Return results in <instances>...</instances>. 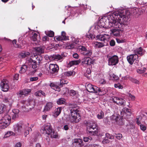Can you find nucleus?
<instances>
[{
  "mask_svg": "<svg viewBox=\"0 0 147 147\" xmlns=\"http://www.w3.org/2000/svg\"><path fill=\"white\" fill-rule=\"evenodd\" d=\"M115 123L119 125H123L124 122L123 120H115Z\"/></svg>",
  "mask_w": 147,
  "mask_h": 147,
  "instance_id": "obj_42",
  "label": "nucleus"
},
{
  "mask_svg": "<svg viewBox=\"0 0 147 147\" xmlns=\"http://www.w3.org/2000/svg\"><path fill=\"white\" fill-rule=\"evenodd\" d=\"M74 72V75L75 74V72L73 71H68L65 72L64 73V75L66 76H70L73 75Z\"/></svg>",
  "mask_w": 147,
  "mask_h": 147,
  "instance_id": "obj_35",
  "label": "nucleus"
},
{
  "mask_svg": "<svg viewBox=\"0 0 147 147\" xmlns=\"http://www.w3.org/2000/svg\"><path fill=\"white\" fill-rule=\"evenodd\" d=\"M87 126V133L90 135H94L99 134L98 132L97 126L95 123H93L92 120H88L86 122Z\"/></svg>",
  "mask_w": 147,
  "mask_h": 147,
  "instance_id": "obj_2",
  "label": "nucleus"
},
{
  "mask_svg": "<svg viewBox=\"0 0 147 147\" xmlns=\"http://www.w3.org/2000/svg\"><path fill=\"white\" fill-rule=\"evenodd\" d=\"M71 122L73 124L78 123L79 122V120H70Z\"/></svg>",
  "mask_w": 147,
  "mask_h": 147,
  "instance_id": "obj_61",
  "label": "nucleus"
},
{
  "mask_svg": "<svg viewBox=\"0 0 147 147\" xmlns=\"http://www.w3.org/2000/svg\"><path fill=\"white\" fill-rule=\"evenodd\" d=\"M35 49L38 55L44 53V51L41 47H37L35 48Z\"/></svg>",
  "mask_w": 147,
  "mask_h": 147,
  "instance_id": "obj_28",
  "label": "nucleus"
},
{
  "mask_svg": "<svg viewBox=\"0 0 147 147\" xmlns=\"http://www.w3.org/2000/svg\"><path fill=\"white\" fill-rule=\"evenodd\" d=\"M108 64L109 65H115L118 62V57L117 55L109 57L108 59Z\"/></svg>",
  "mask_w": 147,
  "mask_h": 147,
  "instance_id": "obj_9",
  "label": "nucleus"
},
{
  "mask_svg": "<svg viewBox=\"0 0 147 147\" xmlns=\"http://www.w3.org/2000/svg\"><path fill=\"white\" fill-rule=\"evenodd\" d=\"M49 37L47 36H45L42 38V40L43 41L48 40Z\"/></svg>",
  "mask_w": 147,
  "mask_h": 147,
  "instance_id": "obj_57",
  "label": "nucleus"
},
{
  "mask_svg": "<svg viewBox=\"0 0 147 147\" xmlns=\"http://www.w3.org/2000/svg\"><path fill=\"white\" fill-rule=\"evenodd\" d=\"M21 144L20 142L17 143L15 145V147H21Z\"/></svg>",
  "mask_w": 147,
  "mask_h": 147,
  "instance_id": "obj_62",
  "label": "nucleus"
},
{
  "mask_svg": "<svg viewBox=\"0 0 147 147\" xmlns=\"http://www.w3.org/2000/svg\"><path fill=\"white\" fill-rule=\"evenodd\" d=\"M115 87V88H118L119 89H122L123 88V86L121 85L119 83H117L114 84Z\"/></svg>",
  "mask_w": 147,
  "mask_h": 147,
  "instance_id": "obj_44",
  "label": "nucleus"
},
{
  "mask_svg": "<svg viewBox=\"0 0 147 147\" xmlns=\"http://www.w3.org/2000/svg\"><path fill=\"white\" fill-rule=\"evenodd\" d=\"M140 126L141 129L143 131H144L146 129V127L142 124H140Z\"/></svg>",
  "mask_w": 147,
  "mask_h": 147,
  "instance_id": "obj_53",
  "label": "nucleus"
},
{
  "mask_svg": "<svg viewBox=\"0 0 147 147\" xmlns=\"http://www.w3.org/2000/svg\"><path fill=\"white\" fill-rule=\"evenodd\" d=\"M80 62V60L72 61L69 63L68 65L71 67L74 65H78Z\"/></svg>",
  "mask_w": 147,
  "mask_h": 147,
  "instance_id": "obj_26",
  "label": "nucleus"
},
{
  "mask_svg": "<svg viewBox=\"0 0 147 147\" xmlns=\"http://www.w3.org/2000/svg\"><path fill=\"white\" fill-rule=\"evenodd\" d=\"M65 99L63 98H59L57 101V103L58 105L64 104L65 103Z\"/></svg>",
  "mask_w": 147,
  "mask_h": 147,
  "instance_id": "obj_30",
  "label": "nucleus"
},
{
  "mask_svg": "<svg viewBox=\"0 0 147 147\" xmlns=\"http://www.w3.org/2000/svg\"><path fill=\"white\" fill-rule=\"evenodd\" d=\"M16 94L18 96V97H23V95L24 96L23 90H20L19 92H17Z\"/></svg>",
  "mask_w": 147,
  "mask_h": 147,
  "instance_id": "obj_38",
  "label": "nucleus"
},
{
  "mask_svg": "<svg viewBox=\"0 0 147 147\" xmlns=\"http://www.w3.org/2000/svg\"><path fill=\"white\" fill-rule=\"evenodd\" d=\"M30 53L28 52H25L22 53L20 54V56L22 58L27 57L29 55Z\"/></svg>",
  "mask_w": 147,
  "mask_h": 147,
  "instance_id": "obj_37",
  "label": "nucleus"
},
{
  "mask_svg": "<svg viewBox=\"0 0 147 147\" xmlns=\"http://www.w3.org/2000/svg\"><path fill=\"white\" fill-rule=\"evenodd\" d=\"M14 133L11 131H7L4 136L3 138H5L10 136L13 135Z\"/></svg>",
  "mask_w": 147,
  "mask_h": 147,
  "instance_id": "obj_36",
  "label": "nucleus"
},
{
  "mask_svg": "<svg viewBox=\"0 0 147 147\" xmlns=\"http://www.w3.org/2000/svg\"><path fill=\"white\" fill-rule=\"evenodd\" d=\"M54 39L55 40H57L58 41L66 40L65 38H64V37L62 36L61 35V36H55Z\"/></svg>",
  "mask_w": 147,
  "mask_h": 147,
  "instance_id": "obj_33",
  "label": "nucleus"
},
{
  "mask_svg": "<svg viewBox=\"0 0 147 147\" xmlns=\"http://www.w3.org/2000/svg\"><path fill=\"white\" fill-rule=\"evenodd\" d=\"M110 45L111 46H113L115 45V41L113 40H111L110 42Z\"/></svg>",
  "mask_w": 147,
  "mask_h": 147,
  "instance_id": "obj_55",
  "label": "nucleus"
},
{
  "mask_svg": "<svg viewBox=\"0 0 147 147\" xmlns=\"http://www.w3.org/2000/svg\"><path fill=\"white\" fill-rule=\"evenodd\" d=\"M62 109V107H59L55 109V113L53 115V116L54 117V118H55L59 115Z\"/></svg>",
  "mask_w": 147,
  "mask_h": 147,
  "instance_id": "obj_19",
  "label": "nucleus"
},
{
  "mask_svg": "<svg viewBox=\"0 0 147 147\" xmlns=\"http://www.w3.org/2000/svg\"><path fill=\"white\" fill-rule=\"evenodd\" d=\"M116 138L118 140H120L121 139L122 137V135L121 134H115V135H114Z\"/></svg>",
  "mask_w": 147,
  "mask_h": 147,
  "instance_id": "obj_43",
  "label": "nucleus"
},
{
  "mask_svg": "<svg viewBox=\"0 0 147 147\" xmlns=\"http://www.w3.org/2000/svg\"><path fill=\"white\" fill-rule=\"evenodd\" d=\"M73 57L75 59H78V55L77 53H75L73 55Z\"/></svg>",
  "mask_w": 147,
  "mask_h": 147,
  "instance_id": "obj_60",
  "label": "nucleus"
},
{
  "mask_svg": "<svg viewBox=\"0 0 147 147\" xmlns=\"http://www.w3.org/2000/svg\"><path fill=\"white\" fill-rule=\"evenodd\" d=\"M86 87V90L89 92L97 93L102 92L101 89L99 88L92 86L90 84H88Z\"/></svg>",
  "mask_w": 147,
  "mask_h": 147,
  "instance_id": "obj_6",
  "label": "nucleus"
},
{
  "mask_svg": "<svg viewBox=\"0 0 147 147\" xmlns=\"http://www.w3.org/2000/svg\"><path fill=\"white\" fill-rule=\"evenodd\" d=\"M138 56L137 54L130 55L127 57L128 61L131 65L133 64L134 61L136 60H137Z\"/></svg>",
  "mask_w": 147,
  "mask_h": 147,
  "instance_id": "obj_10",
  "label": "nucleus"
},
{
  "mask_svg": "<svg viewBox=\"0 0 147 147\" xmlns=\"http://www.w3.org/2000/svg\"><path fill=\"white\" fill-rule=\"evenodd\" d=\"M26 102L27 103L26 105H27V106H30L31 107H30L29 108L30 109L33 108L35 105V101L34 100H29Z\"/></svg>",
  "mask_w": 147,
  "mask_h": 147,
  "instance_id": "obj_23",
  "label": "nucleus"
},
{
  "mask_svg": "<svg viewBox=\"0 0 147 147\" xmlns=\"http://www.w3.org/2000/svg\"><path fill=\"white\" fill-rule=\"evenodd\" d=\"M105 18H103L100 19L98 23V26L100 27L104 28L105 25Z\"/></svg>",
  "mask_w": 147,
  "mask_h": 147,
  "instance_id": "obj_25",
  "label": "nucleus"
},
{
  "mask_svg": "<svg viewBox=\"0 0 147 147\" xmlns=\"http://www.w3.org/2000/svg\"><path fill=\"white\" fill-rule=\"evenodd\" d=\"M23 90L24 92V96H27L28 94L30 93L31 91L30 89H24Z\"/></svg>",
  "mask_w": 147,
  "mask_h": 147,
  "instance_id": "obj_41",
  "label": "nucleus"
},
{
  "mask_svg": "<svg viewBox=\"0 0 147 147\" xmlns=\"http://www.w3.org/2000/svg\"><path fill=\"white\" fill-rule=\"evenodd\" d=\"M121 117L119 115L117 114H115L111 116L112 119H121Z\"/></svg>",
  "mask_w": 147,
  "mask_h": 147,
  "instance_id": "obj_32",
  "label": "nucleus"
},
{
  "mask_svg": "<svg viewBox=\"0 0 147 147\" xmlns=\"http://www.w3.org/2000/svg\"><path fill=\"white\" fill-rule=\"evenodd\" d=\"M106 136L108 138L110 139H114V136L109 134L108 133H106L105 134Z\"/></svg>",
  "mask_w": 147,
  "mask_h": 147,
  "instance_id": "obj_45",
  "label": "nucleus"
},
{
  "mask_svg": "<svg viewBox=\"0 0 147 147\" xmlns=\"http://www.w3.org/2000/svg\"><path fill=\"white\" fill-rule=\"evenodd\" d=\"M49 72L52 74H55L56 75L58 72L59 70V67L58 65L56 64H51L49 65Z\"/></svg>",
  "mask_w": 147,
  "mask_h": 147,
  "instance_id": "obj_8",
  "label": "nucleus"
},
{
  "mask_svg": "<svg viewBox=\"0 0 147 147\" xmlns=\"http://www.w3.org/2000/svg\"><path fill=\"white\" fill-rule=\"evenodd\" d=\"M83 140L85 142H88L89 141L88 138L87 137H84L83 138Z\"/></svg>",
  "mask_w": 147,
  "mask_h": 147,
  "instance_id": "obj_63",
  "label": "nucleus"
},
{
  "mask_svg": "<svg viewBox=\"0 0 147 147\" xmlns=\"http://www.w3.org/2000/svg\"><path fill=\"white\" fill-rule=\"evenodd\" d=\"M47 35L50 37H53L54 36V32L52 31H49L47 33H46Z\"/></svg>",
  "mask_w": 147,
  "mask_h": 147,
  "instance_id": "obj_48",
  "label": "nucleus"
},
{
  "mask_svg": "<svg viewBox=\"0 0 147 147\" xmlns=\"http://www.w3.org/2000/svg\"><path fill=\"white\" fill-rule=\"evenodd\" d=\"M146 68L144 67L143 69H138L137 70V72L139 74H142L146 70Z\"/></svg>",
  "mask_w": 147,
  "mask_h": 147,
  "instance_id": "obj_49",
  "label": "nucleus"
},
{
  "mask_svg": "<svg viewBox=\"0 0 147 147\" xmlns=\"http://www.w3.org/2000/svg\"><path fill=\"white\" fill-rule=\"evenodd\" d=\"M95 45L96 47L98 48L102 47L104 46V45L102 42H95Z\"/></svg>",
  "mask_w": 147,
  "mask_h": 147,
  "instance_id": "obj_34",
  "label": "nucleus"
},
{
  "mask_svg": "<svg viewBox=\"0 0 147 147\" xmlns=\"http://www.w3.org/2000/svg\"><path fill=\"white\" fill-rule=\"evenodd\" d=\"M1 87L3 91L7 92L9 89V85L8 81L6 80L3 81L1 84Z\"/></svg>",
  "mask_w": 147,
  "mask_h": 147,
  "instance_id": "obj_12",
  "label": "nucleus"
},
{
  "mask_svg": "<svg viewBox=\"0 0 147 147\" xmlns=\"http://www.w3.org/2000/svg\"><path fill=\"white\" fill-rule=\"evenodd\" d=\"M23 125L22 124H18L15 125L13 126V128L14 131L15 132L17 133L20 132L22 128V126Z\"/></svg>",
  "mask_w": 147,
  "mask_h": 147,
  "instance_id": "obj_17",
  "label": "nucleus"
},
{
  "mask_svg": "<svg viewBox=\"0 0 147 147\" xmlns=\"http://www.w3.org/2000/svg\"><path fill=\"white\" fill-rule=\"evenodd\" d=\"M86 37L89 38H91L92 39H93L95 38L94 35H93L92 34H86Z\"/></svg>",
  "mask_w": 147,
  "mask_h": 147,
  "instance_id": "obj_51",
  "label": "nucleus"
},
{
  "mask_svg": "<svg viewBox=\"0 0 147 147\" xmlns=\"http://www.w3.org/2000/svg\"><path fill=\"white\" fill-rule=\"evenodd\" d=\"M61 36L63 37H64V38H65L66 40L68 39V37L66 36V33L64 31H62L61 32Z\"/></svg>",
  "mask_w": 147,
  "mask_h": 147,
  "instance_id": "obj_52",
  "label": "nucleus"
},
{
  "mask_svg": "<svg viewBox=\"0 0 147 147\" xmlns=\"http://www.w3.org/2000/svg\"><path fill=\"white\" fill-rule=\"evenodd\" d=\"M50 135H51V137L52 138H56L58 137V134L57 132H56L53 130Z\"/></svg>",
  "mask_w": 147,
  "mask_h": 147,
  "instance_id": "obj_31",
  "label": "nucleus"
},
{
  "mask_svg": "<svg viewBox=\"0 0 147 147\" xmlns=\"http://www.w3.org/2000/svg\"><path fill=\"white\" fill-rule=\"evenodd\" d=\"M72 109L70 110L71 116L74 119H80V116L78 112L79 110L76 108V106L74 107L72 105Z\"/></svg>",
  "mask_w": 147,
  "mask_h": 147,
  "instance_id": "obj_4",
  "label": "nucleus"
},
{
  "mask_svg": "<svg viewBox=\"0 0 147 147\" xmlns=\"http://www.w3.org/2000/svg\"><path fill=\"white\" fill-rule=\"evenodd\" d=\"M111 30L113 34L116 36H119L120 35V32L121 31L120 29H116Z\"/></svg>",
  "mask_w": 147,
  "mask_h": 147,
  "instance_id": "obj_20",
  "label": "nucleus"
},
{
  "mask_svg": "<svg viewBox=\"0 0 147 147\" xmlns=\"http://www.w3.org/2000/svg\"><path fill=\"white\" fill-rule=\"evenodd\" d=\"M92 60L89 57L84 58L82 62L83 64H85L87 65H90L92 64Z\"/></svg>",
  "mask_w": 147,
  "mask_h": 147,
  "instance_id": "obj_18",
  "label": "nucleus"
},
{
  "mask_svg": "<svg viewBox=\"0 0 147 147\" xmlns=\"http://www.w3.org/2000/svg\"><path fill=\"white\" fill-rule=\"evenodd\" d=\"M30 63L32 68L34 69H35L39 66L40 60H38L37 59L36 60H34L32 59H30Z\"/></svg>",
  "mask_w": 147,
  "mask_h": 147,
  "instance_id": "obj_14",
  "label": "nucleus"
},
{
  "mask_svg": "<svg viewBox=\"0 0 147 147\" xmlns=\"http://www.w3.org/2000/svg\"><path fill=\"white\" fill-rule=\"evenodd\" d=\"M32 35L31 37V39L34 41L37 42V43H35V44H36L38 42V34L34 32H32Z\"/></svg>",
  "mask_w": 147,
  "mask_h": 147,
  "instance_id": "obj_24",
  "label": "nucleus"
},
{
  "mask_svg": "<svg viewBox=\"0 0 147 147\" xmlns=\"http://www.w3.org/2000/svg\"><path fill=\"white\" fill-rule=\"evenodd\" d=\"M130 13L128 10H124L121 12L117 11L114 12L109 17V28L113 27L121 28L122 25L126 24L129 18Z\"/></svg>",
  "mask_w": 147,
  "mask_h": 147,
  "instance_id": "obj_1",
  "label": "nucleus"
},
{
  "mask_svg": "<svg viewBox=\"0 0 147 147\" xmlns=\"http://www.w3.org/2000/svg\"><path fill=\"white\" fill-rule=\"evenodd\" d=\"M38 79L37 77H32L30 78V80L31 81H34L37 80Z\"/></svg>",
  "mask_w": 147,
  "mask_h": 147,
  "instance_id": "obj_58",
  "label": "nucleus"
},
{
  "mask_svg": "<svg viewBox=\"0 0 147 147\" xmlns=\"http://www.w3.org/2000/svg\"><path fill=\"white\" fill-rule=\"evenodd\" d=\"M83 142L81 139H78L75 140L73 144L74 147H81L83 146Z\"/></svg>",
  "mask_w": 147,
  "mask_h": 147,
  "instance_id": "obj_15",
  "label": "nucleus"
},
{
  "mask_svg": "<svg viewBox=\"0 0 147 147\" xmlns=\"http://www.w3.org/2000/svg\"><path fill=\"white\" fill-rule=\"evenodd\" d=\"M19 111L18 109H13L10 114L11 116L6 115L3 117V119H11V117L12 119H17L18 117V114Z\"/></svg>",
  "mask_w": 147,
  "mask_h": 147,
  "instance_id": "obj_5",
  "label": "nucleus"
},
{
  "mask_svg": "<svg viewBox=\"0 0 147 147\" xmlns=\"http://www.w3.org/2000/svg\"><path fill=\"white\" fill-rule=\"evenodd\" d=\"M52 60L58 61L63 59V57L61 55L59 54L53 55L50 57Z\"/></svg>",
  "mask_w": 147,
  "mask_h": 147,
  "instance_id": "obj_21",
  "label": "nucleus"
},
{
  "mask_svg": "<svg viewBox=\"0 0 147 147\" xmlns=\"http://www.w3.org/2000/svg\"><path fill=\"white\" fill-rule=\"evenodd\" d=\"M76 93V92L74 90H71L70 91V94L72 96L75 95Z\"/></svg>",
  "mask_w": 147,
  "mask_h": 147,
  "instance_id": "obj_54",
  "label": "nucleus"
},
{
  "mask_svg": "<svg viewBox=\"0 0 147 147\" xmlns=\"http://www.w3.org/2000/svg\"><path fill=\"white\" fill-rule=\"evenodd\" d=\"M79 49L82 51L85 52L87 51L86 48L84 46L80 45L78 47Z\"/></svg>",
  "mask_w": 147,
  "mask_h": 147,
  "instance_id": "obj_46",
  "label": "nucleus"
},
{
  "mask_svg": "<svg viewBox=\"0 0 147 147\" xmlns=\"http://www.w3.org/2000/svg\"><path fill=\"white\" fill-rule=\"evenodd\" d=\"M132 81L133 83L135 84H140L139 81L136 79H133Z\"/></svg>",
  "mask_w": 147,
  "mask_h": 147,
  "instance_id": "obj_59",
  "label": "nucleus"
},
{
  "mask_svg": "<svg viewBox=\"0 0 147 147\" xmlns=\"http://www.w3.org/2000/svg\"><path fill=\"white\" fill-rule=\"evenodd\" d=\"M35 95L37 96H41L40 90L36 92L34 94Z\"/></svg>",
  "mask_w": 147,
  "mask_h": 147,
  "instance_id": "obj_56",
  "label": "nucleus"
},
{
  "mask_svg": "<svg viewBox=\"0 0 147 147\" xmlns=\"http://www.w3.org/2000/svg\"><path fill=\"white\" fill-rule=\"evenodd\" d=\"M100 82L101 84H103L106 83V81L105 80L102 79L100 80Z\"/></svg>",
  "mask_w": 147,
  "mask_h": 147,
  "instance_id": "obj_64",
  "label": "nucleus"
},
{
  "mask_svg": "<svg viewBox=\"0 0 147 147\" xmlns=\"http://www.w3.org/2000/svg\"><path fill=\"white\" fill-rule=\"evenodd\" d=\"M131 110L126 107H125L122 109L121 112V119H127L129 118V117L131 115Z\"/></svg>",
  "mask_w": 147,
  "mask_h": 147,
  "instance_id": "obj_7",
  "label": "nucleus"
},
{
  "mask_svg": "<svg viewBox=\"0 0 147 147\" xmlns=\"http://www.w3.org/2000/svg\"><path fill=\"white\" fill-rule=\"evenodd\" d=\"M53 129L50 123H46L42 128L40 130L41 133L49 135L52 131Z\"/></svg>",
  "mask_w": 147,
  "mask_h": 147,
  "instance_id": "obj_3",
  "label": "nucleus"
},
{
  "mask_svg": "<svg viewBox=\"0 0 147 147\" xmlns=\"http://www.w3.org/2000/svg\"><path fill=\"white\" fill-rule=\"evenodd\" d=\"M84 55L87 56H90L92 54V51L91 50H87L84 52Z\"/></svg>",
  "mask_w": 147,
  "mask_h": 147,
  "instance_id": "obj_40",
  "label": "nucleus"
},
{
  "mask_svg": "<svg viewBox=\"0 0 147 147\" xmlns=\"http://www.w3.org/2000/svg\"><path fill=\"white\" fill-rule=\"evenodd\" d=\"M27 69V66L25 65H23L21 67V69L19 72L21 74L25 73Z\"/></svg>",
  "mask_w": 147,
  "mask_h": 147,
  "instance_id": "obj_27",
  "label": "nucleus"
},
{
  "mask_svg": "<svg viewBox=\"0 0 147 147\" xmlns=\"http://www.w3.org/2000/svg\"><path fill=\"white\" fill-rule=\"evenodd\" d=\"M109 75L110 77L111 78H113V79H112V80H116L119 79L118 76L115 75L112 72H110L109 74Z\"/></svg>",
  "mask_w": 147,
  "mask_h": 147,
  "instance_id": "obj_29",
  "label": "nucleus"
},
{
  "mask_svg": "<svg viewBox=\"0 0 147 147\" xmlns=\"http://www.w3.org/2000/svg\"><path fill=\"white\" fill-rule=\"evenodd\" d=\"M68 82L67 80L64 79L60 80V86H62L63 84H67Z\"/></svg>",
  "mask_w": 147,
  "mask_h": 147,
  "instance_id": "obj_47",
  "label": "nucleus"
},
{
  "mask_svg": "<svg viewBox=\"0 0 147 147\" xmlns=\"http://www.w3.org/2000/svg\"><path fill=\"white\" fill-rule=\"evenodd\" d=\"M112 100L113 102L116 103L119 105H125V100L122 98L115 97L112 98Z\"/></svg>",
  "mask_w": 147,
  "mask_h": 147,
  "instance_id": "obj_11",
  "label": "nucleus"
},
{
  "mask_svg": "<svg viewBox=\"0 0 147 147\" xmlns=\"http://www.w3.org/2000/svg\"><path fill=\"white\" fill-rule=\"evenodd\" d=\"M137 53L141 55H143L142 49L141 47H140L139 48L137 51Z\"/></svg>",
  "mask_w": 147,
  "mask_h": 147,
  "instance_id": "obj_50",
  "label": "nucleus"
},
{
  "mask_svg": "<svg viewBox=\"0 0 147 147\" xmlns=\"http://www.w3.org/2000/svg\"><path fill=\"white\" fill-rule=\"evenodd\" d=\"M11 120H0V128L4 129L9 124Z\"/></svg>",
  "mask_w": 147,
  "mask_h": 147,
  "instance_id": "obj_13",
  "label": "nucleus"
},
{
  "mask_svg": "<svg viewBox=\"0 0 147 147\" xmlns=\"http://www.w3.org/2000/svg\"><path fill=\"white\" fill-rule=\"evenodd\" d=\"M109 38V35H106V34H104V35H98L96 36V38L97 40L101 41H105V40H106L107 38Z\"/></svg>",
  "mask_w": 147,
  "mask_h": 147,
  "instance_id": "obj_16",
  "label": "nucleus"
},
{
  "mask_svg": "<svg viewBox=\"0 0 147 147\" xmlns=\"http://www.w3.org/2000/svg\"><path fill=\"white\" fill-rule=\"evenodd\" d=\"M53 107V104L51 102L47 103L45 106L44 111L46 112L49 111Z\"/></svg>",
  "mask_w": 147,
  "mask_h": 147,
  "instance_id": "obj_22",
  "label": "nucleus"
},
{
  "mask_svg": "<svg viewBox=\"0 0 147 147\" xmlns=\"http://www.w3.org/2000/svg\"><path fill=\"white\" fill-rule=\"evenodd\" d=\"M104 113L101 111L97 115V117L98 119H102L104 117Z\"/></svg>",
  "mask_w": 147,
  "mask_h": 147,
  "instance_id": "obj_39",
  "label": "nucleus"
}]
</instances>
